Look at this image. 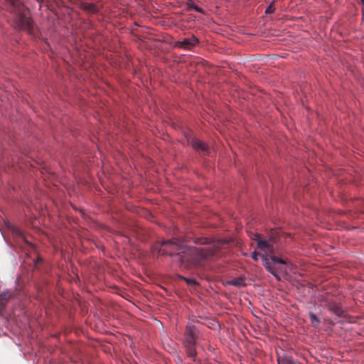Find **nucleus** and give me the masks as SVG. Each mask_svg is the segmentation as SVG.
<instances>
[{"mask_svg": "<svg viewBox=\"0 0 364 364\" xmlns=\"http://www.w3.org/2000/svg\"><path fill=\"white\" fill-rule=\"evenodd\" d=\"M328 310L336 315L338 317L345 316V311L340 304L336 302H329L327 305Z\"/></svg>", "mask_w": 364, "mask_h": 364, "instance_id": "obj_10", "label": "nucleus"}, {"mask_svg": "<svg viewBox=\"0 0 364 364\" xmlns=\"http://www.w3.org/2000/svg\"><path fill=\"white\" fill-rule=\"evenodd\" d=\"M188 141L196 151L202 152L203 154L208 153V146L198 139L192 138L191 139H188Z\"/></svg>", "mask_w": 364, "mask_h": 364, "instance_id": "obj_8", "label": "nucleus"}, {"mask_svg": "<svg viewBox=\"0 0 364 364\" xmlns=\"http://www.w3.org/2000/svg\"><path fill=\"white\" fill-rule=\"evenodd\" d=\"M9 4V11L16 15L14 18L15 27L19 30L30 31L32 26L31 19L26 16L23 5L18 0H6Z\"/></svg>", "mask_w": 364, "mask_h": 364, "instance_id": "obj_2", "label": "nucleus"}, {"mask_svg": "<svg viewBox=\"0 0 364 364\" xmlns=\"http://www.w3.org/2000/svg\"><path fill=\"white\" fill-rule=\"evenodd\" d=\"M77 5L82 10L88 14H95L99 11L98 6L92 2L78 1Z\"/></svg>", "mask_w": 364, "mask_h": 364, "instance_id": "obj_9", "label": "nucleus"}, {"mask_svg": "<svg viewBox=\"0 0 364 364\" xmlns=\"http://www.w3.org/2000/svg\"><path fill=\"white\" fill-rule=\"evenodd\" d=\"M228 283L230 285L237 287H244L246 285L245 279L242 277L235 278V279L230 280V282H228Z\"/></svg>", "mask_w": 364, "mask_h": 364, "instance_id": "obj_13", "label": "nucleus"}, {"mask_svg": "<svg viewBox=\"0 0 364 364\" xmlns=\"http://www.w3.org/2000/svg\"><path fill=\"white\" fill-rule=\"evenodd\" d=\"M263 264L266 269L270 272L277 280H280V277L277 274V268L274 263L285 264L286 262L279 257L274 255L271 257V261L267 258V256L263 255L262 257Z\"/></svg>", "mask_w": 364, "mask_h": 364, "instance_id": "obj_4", "label": "nucleus"}, {"mask_svg": "<svg viewBox=\"0 0 364 364\" xmlns=\"http://www.w3.org/2000/svg\"><path fill=\"white\" fill-rule=\"evenodd\" d=\"M258 255L259 254L256 252V251H254L252 253V258L254 259V260H257L258 259Z\"/></svg>", "mask_w": 364, "mask_h": 364, "instance_id": "obj_17", "label": "nucleus"}, {"mask_svg": "<svg viewBox=\"0 0 364 364\" xmlns=\"http://www.w3.org/2000/svg\"><path fill=\"white\" fill-rule=\"evenodd\" d=\"M199 43L198 39L192 36L190 38H184L182 41H178L175 43V46L186 50H191Z\"/></svg>", "mask_w": 364, "mask_h": 364, "instance_id": "obj_6", "label": "nucleus"}, {"mask_svg": "<svg viewBox=\"0 0 364 364\" xmlns=\"http://www.w3.org/2000/svg\"><path fill=\"white\" fill-rule=\"evenodd\" d=\"M179 278L182 280H184L188 285H193L196 284L194 279L186 278L183 276H179Z\"/></svg>", "mask_w": 364, "mask_h": 364, "instance_id": "obj_15", "label": "nucleus"}, {"mask_svg": "<svg viewBox=\"0 0 364 364\" xmlns=\"http://www.w3.org/2000/svg\"><path fill=\"white\" fill-rule=\"evenodd\" d=\"M275 9L273 6V3L269 5V6L266 9V14H272L274 11Z\"/></svg>", "mask_w": 364, "mask_h": 364, "instance_id": "obj_16", "label": "nucleus"}, {"mask_svg": "<svg viewBox=\"0 0 364 364\" xmlns=\"http://www.w3.org/2000/svg\"><path fill=\"white\" fill-rule=\"evenodd\" d=\"M255 240L257 241V247L258 249L264 251H267L269 253L273 254L275 251L274 246L273 245V237H271L269 240H265L259 238L258 234L255 235Z\"/></svg>", "mask_w": 364, "mask_h": 364, "instance_id": "obj_5", "label": "nucleus"}, {"mask_svg": "<svg viewBox=\"0 0 364 364\" xmlns=\"http://www.w3.org/2000/svg\"><path fill=\"white\" fill-rule=\"evenodd\" d=\"M277 364H301L284 350L277 353Z\"/></svg>", "mask_w": 364, "mask_h": 364, "instance_id": "obj_7", "label": "nucleus"}, {"mask_svg": "<svg viewBox=\"0 0 364 364\" xmlns=\"http://www.w3.org/2000/svg\"><path fill=\"white\" fill-rule=\"evenodd\" d=\"M361 1H362L363 3H364V0H361Z\"/></svg>", "mask_w": 364, "mask_h": 364, "instance_id": "obj_19", "label": "nucleus"}, {"mask_svg": "<svg viewBox=\"0 0 364 364\" xmlns=\"http://www.w3.org/2000/svg\"><path fill=\"white\" fill-rule=\"evenodd\" d=\"M186 9L187 10H194L198 13L202 14H205V11L202 8L197 6L193 0H187L186 2Z\"/></svg>", "mask_w": 364, "mask_h": 364, "instance_id": "obj_12", "label": "nucleus"}, {"mask_svg": "<svg viewBox=\"0 0 364 364\" xmlns=\"http://www.w3.org/2000/svg\"><path fill=\"white\" fill-rule=\"evenodd\" d=\"M198 330L195 325L188 323L184 333L183 344L188 357L196 361L197 351L196 349V340L198 338Z\"/></svg>", "mask_w": 364, "mask_h": 364, "instance_id": "obj_3", "label": "nucleus"}, {"mask_svg": "<svg viewBox=\"0 0 364 364\" xmlns=\"http://www.w3.org/2000/svg\"><path fill=\"white\" fill-rule=\"evenodd\" d=\"M176 363L177 364H183L182 359L179 356L177 357Z\"/></svg>", "mask_w": 364, "mask_h": 364, "instance_id": "obj_18", "label": "nucleus"}, {"mask_svg": "<svg viewBox=\"0 0 364 364\" xmlns=\"http://www.w3.org/2000/svg\"><path fill=\"white\" fill-rule=\"evenodd\" d=\"M196 244H209L210 246L203 248L189 247L175 240H168L156 245L154 250L162 255H178L179 262L185 268L192 266H202L205 262L215 257H219V250L228 246L229 240L225 239L211 241L207 237H197Z\"/></svg>", "mask_w": 364, "mask_h": 364, "instance_id": "obj_1", "label": "nucleus"}, {"mask_svg": "<svg viewBox=\"0 0 364 364\" xmlns=\"http://www.w3.org/2000/svg\"><path fill=\"white\" fill-rule=\"evenodd\" d=\"M309 318H310L311 323L314 326H316V324H318L320 323L319 318L316 316V315H315L313 313H310Z\"/></svg>", "mask_w": 364, "mask_h": 364, "instance_id": "obj_14", "label": "nucleus"}, {"mask_svg": "<svg viewBox=\"0 0 364 364\" xmlns=\"http://www.w3.org/2000/svg\"><path fill=\"white\" fill-rule=\"evenodd\" d=\"M14 294L9 291H3L0 294V314L5 309L7 302L14 298Z\"/></svg>", "mask_w": 364, "mask_h": 364, "instance_id": "obj_11", "label": "nucleus"}]
</instances>
